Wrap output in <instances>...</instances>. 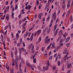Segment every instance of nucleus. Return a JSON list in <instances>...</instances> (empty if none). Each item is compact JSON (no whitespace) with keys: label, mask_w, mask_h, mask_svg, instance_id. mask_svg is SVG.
Instances as JSON below:
<instances>
[{"label":"nucleus","mask_w":73,"mask_h":73,"mask_svg":"<svg viewBox=\"0 0 73 73\" xmlns=\"http://www.w3.org/2000/svg\"><path fill=\"white\" fill-rule=\"evenodd\" d=\"M11 55L12 58L13 57V52L12 51L11 52Z\"/></svg>","instance_id":"c756f323"},{"label":"nucleus","mask_w":73,"mask_h":73,"mask_svg":"<svg viewBox=\"0 0 73 73\" xmlns=\"http://www.w3.org/2000/svg\"><path fill=\"white\" fill-rule=\"evenodd\" d=\"M50 19V16H48L47 19V21H49Z\"/></svg>","instance_id":"a18cd8bd"},{"label":"nucleus","mask_w":73,"mask_h":73,"mask_svg":"<svg viewBox=\"0 0 73 73\" xmlns=\"http://www.w3.org/2000/svg\"><path fill=\"white\" fill-rule=\"evenodd\" d=\"M59 19H59V18L57 19L56 20V23H58V22L59 21Z\"/></svg>","instance_id":"8fccbe9b"},{"label":"nucleus","mask_w":73,"mask_h":73,"mask_svg":"<svg viewBox=\"0 0 73 73\" xmlns=\"http://www.w3.org/2000/svg\"><path fill=\"white\" fill-rule=\"evenodd\" d=\"M42 6V5H40L39 6L38 9H40V8H41V7Z\"/></svg>","instance_id":"774afa93"},{"label":"nucleus","mask_w":73,"mask_h":73,"mask_svg":"<svg viewBox=\"0 0 73 73\" xmlns=\"http://www.w3.org/2000/svg\"><path fill=\"white\" fill-rule=\"evenodd\" d=\"M19 72L20 73H23V72H22V70H21V68H20L19 69Z\"/></svg>","instance_id":"6e6d98bb"},{"label":"nucleus","mask_w":73,"mask_h":73,"mask_svg":"<svg viewBox=\"0 0 73 73\" xmlns=\"http://www.w3.org/2000/svg\"><path fill=\"white\" fill-rule=\"evenodd\" d=\"M52 58H53V56H51L49 58V60H52Z\"/></svg>","instance_id":"de8ad7c7"},{"label":"nucleus","mask_w":73,"mask_h":73,"mask_svg":"<svg viewBox=\"0 0 73 73\" xmlns=\"http://www.w3.org/2000/svg\"><path fill=\"white\" fill-rule=\"evenodd\" d=\"M55 43H52V49H54V48H55Z\"/></svg>","instance_id":"2eb2a0df"},{"label":"nucleus","mask_w":73,"mask_h":73,"mask_svg":"<svg viewBox=\"0 0 73 73\" xmlns=\"http://www.w3.org/2000/svg\"><path fill=\"white\" fill-rule=\"evenodd\" d=\"M37 53H38V51H36V53H35V56H37Z\"/></svg>","instance_id":"680f3d73"},{"label":"nucleus","mask_w":73,"mask_h":73,"mask_svg":"<svg viewBox=\"0 0 73 73\" xmlns=\"http://www.w3.org/2000/svg\"><path fill=\"white\" fill-rule=\"evenodd\" d=\"M15 54L16 55H17V50H16L15 52Z\"/></svg>","instance_id":"052dcab7"},{"label":"nucleus","mask_w":73,"mask_h":73,"mask_svg":"<svg viewBox=\"0 0 73 73\" xmlns=\"http://www.w3.org/2000/svg\"><path fill=\"white\" fill-rule=\"evenodd\" d=\"M32 44L31 43L29 44V48L31 49V47L32 46Z\"/></svg>","instance_id":"a878e982"},{"label":"nucleus","mask_w":73,"mask_h":73,"mask_svg":"<svg viewBox=\"0 0 73 73\" xmlns=\"http://www.w3.org/2000/svg\"><path fill=\"white\" fill-rule=\"evenodd\" d=\"M6 19L8 21L9 20V14H7L6 16Z\"/></svg>","instance_id":"6e6552de"},{"label":"nucleus","mask_w":73,"mask_h":73,"mask_svg":"<svg viewBox=\"0 0 73 73\" xmlns=\"http://www.w3.org/2000/svg\"><path fill=\"white\" fill-rule=\"evenodd\" d=\"M50 31V28H49L47 31V33H49Z\"/></svg>","instance_id":"bb28decb"},{"label":"nucleus","mask_w":73,"mask_h":73,"mask_svg":"<svg viewBox=\"0 0 73 73\" xmlns=\"http://www.w3.org/2000/svg\"><path fill=\"white\" fill-rule=\"evenodd\" d=\"M32 7V6L30 5H28V9H31V8Z\"/></svg>","instance_id":"c9c22d12"},{"label":"nucleus","mask_w":73,"mask_h":73,"mask_svg":"<svg viewBox=\"0 0 73 73\" xmlns=\"http://www.w3.org/2000/svg\"><path fill=\"white\" fill-rule=\"evenodd\" d=\"M33 34H32L31 37V38L30 39V40L31 41H32V40H33Z\"/></svg>","instance_id":"6ab92c4d"},{"label":"nucleus","mask_w":73,"mask_h":73,"mask_svg":"<svg viewBox=\"0 0 73 73\" xmlns=\"http://www.w3.org/2000/svg\"><path fill=\"white\" fill-rule=\"evenodd\" d=\"M60 10H59L58 11V13H57V15H59L60 13Z\"/></svg>","instance_id":"37998d69"},{"label":"nucleus","mask_w":73,"mask_h":73,"mask_svg":"<svg viewBox=\"0 0 73 73\" xmlns=\"http://www.w3.org/2000/svg\"><path fill=\"white\" fill-rule=\"evenodd\" d=\"M57 25H56L54 27V30L55 31V30H56V28H57Z\"/></svg>","instance_id":"72a5a7b5"},{"label":"nucleus","mask_w":73,"mask_h":73,"mask_svg":"<svg viewBox=\"0 0 73 73\" xmlns=\"http://www.w3.org/2000/svg\"><path fill=\"white\" fill-rule=\"evenodd\" d=\"M17 7H18V5H16L15 6V9L16 10L17 9Z\"/></svg>","instance_id":"f704fd0d"},{"label":"nucleus","mask_w":73,"mask_h":73,"mask_svg":"<svg viewBox=\"0 0 73 73\" xmlns=\"http://www.w3.org/2000/svg\"><path fill=\"white\" fill-rule=\"evenodd\" d=\"M70 64H68L67 65V68H70Z\"/></svg>","instance_id":"4c0bfd02"},{"label":"nucleus","mask_w":73,"mask_h":73,"mask_svg":"<svg viewBox=\"0 0 73 73\" xmlns=\"http://www.w3.org/2000/svg\"><path fill=\"white\" fill-rule=\"evenodd\" d=\"M19 33H17L16 34V38L17 40L19 39Z\"/></svg>","instance_id":"4468645a"},{"label":"nucleus","mask_w":73,"mask_h":73,"mask_svg":"<svg viewBox=\"0 0 73 73\" xmlns=\"http://www.w3.org/2000/svg\"><path fill=\"white\" fill-rule=\"evenodd\" d=\"M26 23H23V29H25V27L26 26Z\"/></svg>","instance_id":"f8f14e48"},{"label":"nucleus","mask_w":73,"mask_h":73,"mask_svg":"<svg viewBox=\"0 0 73 73\" xmlns=\"http://www.w3.org/2000/svg\"><path fill=\"white\" fill-rule=\"evenodd\" d=\"M48 29V28L46 27V29H45L43 31V33H44L45 31H46V30H47Z\"/></svg>","instance_id":"e433bc0d"},{"label":"nucleus","mask_w":73,"mask_h":73,"mask_svg":"<svg viewBox=\"0 0 73 73\" xmlns=\"http://www.w3.org/2000/svg\"><path fill=\"white\" fill-rule=\"evenodd\" d=\"M65 0H63V4H65Z\"/></svg>","instance_id":"0e129e2a"},{"label":"nucleus","mask_w":73,"mask_h":73,"mask_svg":"<svg viewBox=\"0 0 73 73\" xmlns=\"http://www.w3.org/2000/svg\"><path fill=\"white\" fill-rule=\"evenodd\" d=\"M51 54H52V53L51 52V51H50L49 52V53L48 56H50V55H51Z\"/></svg>","instance_id":"603ef678"},{"label":"nucleus","mask_w":73,"mask_h":73,"mask_svg":"<svg viewBox=\"0 0 73 73\" xmlns=\"http://www.w3.org/2000/svg\"><path fill=\"white\" fill-rule=\"evenodd\" d=\"M49 60H48L46 68L45 66H44L43 67V71H45V70H48V68H49Z\"/></svg>","instance_id":"7ed1b4c3"},{"label":"nucleus","mask_w":73,"mask_h":73,"mask_svg":"<svg viewBox=\"0 0 73 73\" xmlns=\"http://www.w3.org/2000/svg\"><path fill=\"white\" fill-rule=\"evenodd\" d=\"M60 61H58V66H60Z\"/></svg>","instance_id":"09e8293b"},{"label":"nucleus","mask_w":73,"mask_h":73,"mask_svg":"<svg viewBox=\"0 0 73 73\" xmlns=\"http://www.w3.org/2000/svg\"><path fill=\"white\" fill-rule=\"evenodd\" d=\"M67 8H69L70 7V5L69 4H68L67 5Z\"/></svg>","instance_id":"5fc2aeb1"},{"label":"nucleus","mask_w":73,"mask_h":73,"mask_svg":"<svg viewBox=\"0 0 73 73\" xmlns=\"http://www.w3.org/2000/svg\"><path fill=\"white\" fill-rule=\"evenodd\" d=\"M70 40V37H68L66 40V42H68Z\"/></svg>","instance_id":"f3484780"},{"label":"nucleus","mask_w":73,"mask_h":73,"mask_svg":"<svg viewBox=\"0 0 73 73\" xmlns=\"http://www.w3.org/2000/svg\"><path fill=\"white\" fill-rule=\"evenodd\" d=\"M3 53H4V55L5 56L4 58L5 59V58H6V57H5V56H6V54H5V51H3Z\"/></svg>","instance_id":"5701e85b"},{"label":"nucleus","mask_w":73,"mask_h":73,"mask_svg":"<svg viewBox=\"0 0 73 73\" xmlns=\"http://www.w3.org/2000/svg\"><path fill=\"white\" fill-rule=\"evenodd\" d=\"M41 30H39L38 31L34 34L35 37H36V35H37V34H38V35H40V33H41Z\"/></svg>","instance_id":"0eeeda50"},{"label":"nucleus","mask_w":73,"mask_h":73,"mask_svg":"<svg viewBox=\"0 0 73 73\" xmlns=\"http://www.w3.org/2000/svg\"><path fill=\"white\" fill-rule=\"evenodd\" d=\"M28 32H26V34L25 35H24V37H27V36H28Z\"/></svg>","instance_id":"4be33fe9"},{"label":"nucleus","mask_w":73,"mask_h":73,"mask_svg":"<svg viewBox=\"0 0 73 73\" xmlns=\"http://www.w3.org/2000/svg\"><path fill=\"white\" fill-rule=\"evenodd\" d=\"M27 20V17L25 18L24 19L22 20V21H25Z\"/></svg>","instance_id":"13d9d810"},{"label":"nucleus","mask_w":73,"mask_h":73,"mask_svg":"<svg viewBox=\"0 0 73 73\" xmlns=\"http://www.w3.org/2000/svg\"><path fill=\"white\" fill-rule=\"evenodd\" d=\"M50 41V39L48 38L47 39H45V42L47 44V43H48V42H49Z\"/></svg>","instance_id":"ddd939ff"},{"label":"nucleus","mask_w":73,"mask_h":73,"mask_svg":"<svg viewBox=\"0 0 73 73\" xmlns=\"http://www.w3.org/2000/svg\"><path fill=\"white\" fill-rule=\"evenodd\" d=\"M41 37H40L38 39V42H36V44H37L38 43H40V42H41Z\"/></svg>","instance_id":"9d476101"},{"label":"nucleus","mask_w":73,"mask_h":73,"mask_svg":"<svg viewBox=\"0 0 73 73\" xmlns=\"http://www.w3.org/2000/svg\"><path fill=\"white\" fill-rule=\"evenodd\" d=\"M21 23H22V21L21 20L19 21V24H21Z\"/></svg>","instance_id":"c03bdc74"},{"label":"nucleus","mask_w":73,"mask_h":73,"mask_svg":"<svg viewBox=\"0 0 73 73\" xmlns=\"http://www.w3.org/2000/svg\"><path fill=\"white\" fill-rule=\"evenodd\" d=\"M56 66H54V67H53V70L54 71V70H56Z\"/></svg>","instance_id":"3c124183"},{"label":"nucleus","mask_w":73,"mask_h":73,"mask_svg":"<svg viewBox=\"0 0 73 73\" xmlns=\"http://www.w3.org/2000/svg\"><path fill=\"white\" fill-rule=\"evenodd\" d=\"M27 66H28L29 67H30V68H31L32 70H34V69L35 68V66L34 65L32 66V65H31V64L29 63L28 61H27Z\"/></svg>","instance_id":"20e7f679"},{"label":"nucleus","mask_w":73,"mask_h":73,"mask_svg":"<svg viewBox=\"0 0 73 73\" xmlns=\"http://www.w3.org/2000/svg\"><path fill=\"white\" fill-rule=\"evenodd\" d=\"M52 24H53V23H51L49 27H51L52 26Z\"/></svg>","instance_id":"e2e57ef3"},{"label":"nucleus","mask_w":73,"mask_h":73,"mask_svg":"<svg viewBox=\"0 0 73 73\" xmlns=\"http://www.w3.org/2000/svg\"><path fill=\"white\" fill-rule=\"evenodd\" d=\"M63 41V39H60V42H59L60 44H61V43H62V42Z\"/></svg>","instance_id":"ea45409f"},{"label":"nucleus","mask_w":73,"mask_h":73,"mask_svg":"<svg viewBox=\"0 0 73 73\" xmlns=\"http://www.w3.org/2000/svg\"><path fill=\"white\" fill-rule=\"evenodd\" d=\"M9 27V26H6L5 27V29H7V28H8Z\"/></svg>","instance_id":"bf43d9fd"},{"label":"nucleus","mask_w":73,"mask_h":73,"mask_svg":"<svg viewBox=\"0 0 73 73\" xmlns=\"http://www.w3.org/2000/svg\"><path fill=\"white\" fill-rule=\"evenodd\" d=\"M15 15V13H12V17L13 19H14V15Z\"/></svg>","instance_id":"7c9ffc66"},{"label":"nucleus","mask_w":73,"mask_h":73,"mask_svg":"<svg viewBox=\"0 0 73 73\" xmlns=\"http://www.w3.org/2000/svg\"><path fill=\"white\" fill-rule=\"evenodd\" d=\"M7 41L8 42H9L10 41V38L9 37H7Z\"/></svg>","instance_id":"864d4df0"},{"label":"nucleus","mask_w":73,"mask_h":73,"mask_svg":"<svg viewBox=\"0 0 73 73\" xmlns=\"http://www.w3.org/2000/svg\"><path fill=\"white\" fill-rule=\"evenodd\" d=\"M12 66H14L15 65H16V66L17 67H18V65H17V60H14V59H13L12 60Z\"/></svg>","instance_id":"39448f33"},{"label":"nucleus","mask_w":73,"mask_h":73,"mask_svg":"<svg viewBox=\"0 0 73 73\" xmlns=\"http://www.w3.org/2000/svg\"><path fill=\"white\" fill-rule=\"evenodd\" d=\"M58 35L59 36H61L62 35V31L60 30L58 33Z\"/></svg>","instance_id":"dca6fc26"},{"label":"nucleus","mask_w":73,"mask_h":73,"mask_svg":"<svg viewBox=\"0 0 73 73\" xmlns=\"http://www.w3.org/2000/svg\"><path fill=\"white\" fill-rule=\"evenodd\" d=\"M9 6H7V8L6 9V10L7 11H9Z\"/></svg>","instance_id":"c85d7f7f"},{"label":"nucleus","mask_w":73,"mask_h":73,"mask_svg":"<svg viewBox=\"0 0 73 73\" xmlns=\"http://www.w3.org/2000/svg\"><path fill=\"white\" fill-rule=\"evenodd\" d=\"M33 27H32V28H30V29H29V31H31V30L32 29H33Z\"/></svg>","instance_id":"69168bd1"},{"label":"nucleus","mask_w":73,"mask_h":73,"mask_svg":"<svg viewBox=\"0 0 73 73\" xmlns=\"http://www.w3.org/2000/svg\"><path fill=\"white\" fill-rule=\"evenodd\" d=\"M59 30L58 29H56V31L55 32V33L54 34V36H56L57 35V33H58V30Z\"/></svg>","instance_id":"1a4fd4ad"},{"label":"nucleus","mask_w":73,"mask_h":73,"mask_svg":"<svg viewBox=\"0 0 73 73\" xmlns=\"http://www.w3.org/2000/svg\"><path fill=\"white\" fill-rule=\"evenodd\" d=\"M57 53L55 54H54V57H56V56H57Z\"/></svg>","instance_id":"338daca9"},{"label":"nucleus","mask_w":73,"mask_h":73,"mask_svg":"<svg viewBox=\"0 0 73 73\" xmlns=\"http://www.w3.org/2000/svg\"><path fill=\"white\" fill-rule=\"evenodd\" d=\"M6 69H7L8 71L9 72V71L10 70L9 69V66H8V65L6 64Z\"/></svg>","instance_id":"9b49d317"},{"label":"nucleus","mask_w":73,"mask_h":73,"mask_svg":"<svg viewBox=\"0 0 73 73\" xmlns=\"http://www.w3.org/2000/svg\"><path fill=\"white\" fill-rule=\"evenodd\" d=\"M19 50L20 51L19 57H20V59L21 60L22 63H23V64H24V61L23 59L21 58V52L22 51V48H19Z\"/></svg>","instance_id":"f03ea898"},{"label":"nucleus","mask_w":73,"mask_h":73,"mask_svg":"<svg viewBox=\"0 0 73 73\" xmlns=\"http://www.w3.org/2000/svg\"><path fill=\"white\" fill-rule=\"evenodd\" d=\"M62 7L63 9H65V8H66V5H62Z\"/></svg>","instance_id":"b1692460"},{"label":"nucleus","mask_w":73,"mask_h":73,"mask_svg":"<svg viewBox=\"0 0 73 73\" xmlns=\"http://www.w3.org/2000/svg\"><path fill=\"white\" fill-rule=\"evenodd\" d=\"M10 70L11 71V73H13V68L12 69H10Z\"/></svg>","instance_id":"393cba45"},{"label":"nucleus","mask_w":73,"mask_h":73,"mask_svg":"<svg viewBox=\"0 0 73 73\" xmlns=\"http://www.w3.org/2000/svg\"><path fill=\"white\" fill-rule=\"evenodd\" d=\"M71 12V10H69L67 12V14H68V15H69V14Z\"/></svg>","instance_id":"473e14b6"},{"label":"nucleus","mask_w":73,"mask_h":73,"mask_svg":"<svg viewBox=\"0 0 73 73\" xmlns=\"http://www.w3.org/2000/svg\"><path fill=\"white\" fill-rule=\"evenodd\" d=\"M33 62L34 63H36V58H35L33 60Z\"/></svg>","instance_id":"2f4dec72"},{"label":"nucleus","mask_w":73,"mask_h":73,"mask_svg":"<svg viewBox=\"0 0 73 73\" xmlns=\"http://www.w3.org/2000/svg\"><path fill=\"white\" fill-rule=\"evenodd\" d=\"M51 45H52V43L50 44L47 47V50L50 49V46H51Z\"/></svg>","instance_id":"aec40b11"},{"label":"nucleus","mask_w":73,"mask_h":73,"mask_svg":"<svg viewBox=\"0 0 73 73\" xmlns=\"http://www.w3.org/2000/svg\"><path fill=\"white\" fill-rule=\"evenodd\" d=\"M61 37V36H59V37L58 38L57 40V42H59V41H60V40Z\"/></svg>","instance_id":"cd10ccee"},{"label":"nucleus","mask_w":73,"mask_h":73,"mask_svg":"<svg viewBox=\"0 0 73 73\" xmlns=\"http://www.w3.org/2000/svg\"><path fill=\"white\" fill-rule=\"evenodd\" d=\"M53 15V18L54 20H56V13L54 12V13H52Z\"/></svg>","instance_id":"423d86ee"},{"label":"nucleus","mask_w":73,"mask_h":73,"mask_svg":"<svg viewBox=\"0 0 73 73\" xmlns=\"http://www.w3.org/2000/svg\"><path fill=\"white\" fill-rule=\"evenodd\" d=\"M64 54H66V55L64 57L63 60H65V61H66V59L67 60H68L69 58H70V57H71V56H70L69 57H67L68 56V55L69 54V52H67V50H66L65 51L63 52Z\"/></svg>","instance_id":"f257e3e1"},{"label":"nucleus","mask_w":73,"mask_h":73,"mask_svg":"<svg viewBox=\"0 0 73 73\" xmlns=\"http://www.w3.org/2000/svg\"><path fill=\"white\" fill-rule=\"evenodd\" d=\"M64 34H63V36L65 38L66 37V36H67L68 33H65Z\"/></svg>","instance_id":"412c9836"},{"label":"nucleus","mask_w":73,"mask_h":73,"mask_svg":"<svg viewBox=\"0 0 73 73\" xmlns=\"http://www.w3.org/2000/svg\"><path fill=\"white\" fill-rule=\"evenodd\" d=\"M42 15V13H40L39 14L38 17L39 19H41V16Z\"/></svg>","instance_id":"a211bd4d"},{"label":"nucleus","mask_w":73,"mask_h":73,"mask_svg":"<svg viewBox=\"0 0 73 73\" xmlns=\"http://www.w3.org/2000/svg\"><path fill=\"white\" fill-rule=\"evenodd\" d=\"M22 49L23 52H26V50L25 49H24V48H22Z\"/></svg>","instance_id":"58836bf2"},{"label":"nucleus","mask_w":73,"mask_h":73,"mask_svg":"<svg viewBox=\"0 0 73 73\" xmlns=\"http://www.w3.org/2000/svg\"><path fill=\"white\" fill-rule=\"evenodd\" d=\"M55 5H58V2L57 1H56L55 3Z\"/></svg>","instance_id":"a19ab883"},{"label":"nucleus","mask_w":73,"mask_h":73,"mask_svg":"<svg viewBox=\"0 0 73 73\" xmlns=\"http://www.w3.org/2000/svg\"><path fill=\"white\" fill-rule=\"evenodd\" d=\"M11 36L12 38H14V36L13 35V33H11Z\"/></svg>","instance_id":"4d7b16f0"},{"label":"nucleus","mask_w":73,"mask_h":73,"mask_svg":"<svg viewBox=\"0 0 73 73\" xmlns=\"http://www.w3.org/2000/svg\"><path fill=\"white\" fill-rule=\"evenodd\" d=\"M49 7V3H47V4L46 5V8H47V7Z\"/></svg>","instance_id":"79ce46f5"},{"label":"nucleus","mask_w":73,"mask_h":73,"mask_svg":"<svg viewBox=\"0 0 73 73\" xmlns=\"http://www.w3.org/2000/svg\"><path fill=\"white\" fill-rule=\"evenodd\" d=\"M72 19V16H71L70 18V21L71 22H72V21H73V20Z\"/></svg>","instance_id":"49530a36"}]
</instances>
